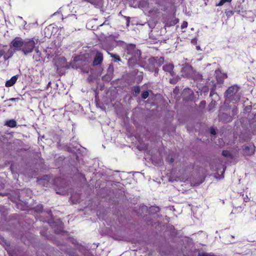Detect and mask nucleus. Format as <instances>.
I'll use <instances>...</instances> for the list:
<instances>
[{"label": "nucleus", "instance_id": "32", "mask_svg": "<svg viewBox=\"0 0 256 256\" xmlns=\"http://www.w3.org/2000/svg\"><path fill=\"white\" fill-rule=\"evenodd\" d=\"M232 112H233L234 114L235 112H236V110H234H234H232Z\"/></svg>", "mask_w": 256, "mask_h": 256}, {"label": "nucleus", "instance_id": "26", "mask_svg": "<svg viewBox=\"0 0 256 256\" xmlns=\"http://www.w3.org/2000/svg\"><path fill=\"white\" fill-rule=\"evenodd\" d=\"M188 26V22L186 21L183 22L181 25V28L182 29L186 28Z\"/></svg>", "mask_w": 256, "mask_h": 256}, {"label": "nucleus", "instance_id": "21", "mask_svg": "<svg viewBox=\"0 0 256 256\" xmlns=\"http://www.w3.org/2000/svg\"><path fill=\"white\" fill-rule=\"evenodd\" d=\"M222 154L225 157H229L231 156V154L228 150H223Z\"/></svg>", "mask_w": 256, "mask_h": 256}, {"label": "nucleus", "instance_id": "10", "mask_svg": "<svg viewBox=\"0 0 256 256\" xmlns=\"http://www.w3.org/2000/svg\"><path fill=\"white\" fill-rule=\"evenodd\" d=\"M103 60L104 56L100 52H97L93 61V65L98 66L100 64L102 63Z\"/></svg>", "mask_w": 256, "mask_h": 256}, {"label": "nucleus", "instance_id": "3", "mask_svg": "<svg viewBox=\"0 0 256 256\" xmlns=\"http://www.w3.org/2000/svg\"><path fill=\"white\" fill-rule=\"evenodd\" d=\"M126 56L140 55V51L136 48L134 44H127L126 47Z\"/></svg>", "mask_w": 256, "mask_h": 256}, {"label": "nucleus", "instance_id": "17", "mask_svg": "<svg viewBox=\"0 0 256 256\" xmlns=\"http://www.w3.org/2000/svg\"><path fill=\"white\" fill-rule=\"evenodd\" d=\"M6 125L10 128H13L16 126V122L14 120H10L6 122Z\"/></svg>", "mask_w": 256, "mask_h": 256}, {"label": "nucleus", "instance_id": "15", "mask_svg": "<svg viewBox=\"0 0 256 256\" xmlns=\"http://www.w3.org/2000/svg\"><path fill=\"white\" fill-rule=\"evenodd\" d=\"M216 74L218 80L220 82H222L226 78V74H222L219 70H216Z\"/></svg>", "mask_w": 256, "mask_h": 256}, {"label": "nucleus", "instance_id": "4", "mask_svg": "<svg viewBox=\"0 0 256 256\" xmlns=\"http://www.w3.org/2000/svg\"><path fill=\"white\" fill-rule=\"evenodd\" d=\"M24 40L20 37L16 36L12 40L10 44V47H13L16 50H21L24 45Z\"/></svg>", "mask_w": 256, "mask_h": 256}, {"label": "nucleus", "instance_id": "27", "mask_svg": "<svg viewBox=\"0 0 256 256\" xmlns=\"http://www.w3.org/2000/svg\"><path fill=\"white\" fill-rule=\"evenodd\" d=\"M124 18L126 20V24L127 26H128L130 22V18L126 16H124Z\"/></svg>", "mask_w": 256, "mask_h": 256}, {"label": "nucleus", "instance_id": "33", "mask_svg": "<svg viewBox=\"0 0 256 256\" xmlns=\"http://www.w3.org/2000/svg\"><path fill=\"white\" fill-rule=\"evenodd\" d=\"M174 162V160H173V158H171L170 160V162Z\"/></svg>", "mask_w": 256, "mask_h": 256}, {"label": "nucleus", "instance_id": "9", "mask_svg": "<svg viewBox=\"0 0 256 256\" xmlns=\"http://www.w3.org/2000/svg\"><path fill=\"white\" fill-rule=\"evenodd\" d=\"M140 56V55H138V56L135 55L134 56H128V66L132 68L135 66L137 64H138Z\"/></svg>", "mask_w": 256, "mask_h": 256}, {"label": "nucleus", "instance_id": "24", "mask_svg": "<svg viewBox=\"0 0 256 256\" xmlns=\"http://www.w3.org/2000/svg\"><path fill=\"white\" fill-rule=\"evenodd\" d=\"M154 158V156H152L151 158L152 162L156 166L159 164V160H155Z\"/></svg>", "mask_w": 256, "mask_h": 256}, {"label": "nucleus", "instance_id": "8", "mask_svg": "<svg viewBox=\"0 0 256 256\" xmlns=\"http://www.w3.org/2000/svg\"><path fill=\"white\" fill-rule=\"evenodd\" d=\"M255 146L254 144L244 145L243 146V154L246 156H250L254 154Z\"/></svg>", "mask_w": 256, "mask_h": 256}, {"label": "nucleus", "instance_id": "19", "mask_svg": "<svg viewBox=\"0 0 256 256\" xmlns=\"http://www.w3.org/2000/svg\"><path fill=\"white\" fill-rule=\"evenodd\" d=\"M232 0H220V2L216 4L217 6H222L226 2H230Z\"/></svg>", "mask_w": 256, "mask_h": 256}, {"label": "nucleus", "instance_id": "11", "mask_svg": "<svg viewBox=\"0 0 256 256\" xmlns=\"http://www.w3.org/2000/svg\"><path fill=\"white\" fill-rule=\"evenodd\" d=\"M162 69L166 74H169L171 76H174V65L172 64H168L163 66Z\"/></svg>", "mask_w": 256, "mask_h": 256}, {"label": "nucleus", "instance_id": "5", "mask_svg": "<svg viewBox=\"0 0 256 256\" xmlns=\"http://www.w3.org/2000/svg\"><path fill=\"white\" fill-rule=\"evenodd\" d=\"M179 22L178 19L174 18L172 16H168L164 18L163 22L164 24V28L170 27L174 26Z\"/></svg>", "mask_w": 256, "mask_h": 256}, {"label": "nucleus", "instance_id": "28", "mask_svg": "<svg viewBox=\"0 0 256 256\" xmlns=\"http://www.w3.org/2000/svg\"><path fill=\"white\" fill-rule=\"evenodd\" d=\"M210 132L212 134L214 135L216 134L215 130L214 128H211L210 130Z\"/></svg>", "mask_w": 256, "mask_h": 256}, {"label": "nucleus", "instance_id": "30", "mask_svg": "<svg viewBox=\"0 0 256 256\" xmlns=\"http://www.w3.org/2000/svg\"><path fill=\"white\" fill-rule=\"evenodd\" d=\"M119 16H122V17H124V16H123V15L122 14V12H120V13H119Z\"/></svg>", "mask_w": 256, "mask_h": 256}, {"label": "nucleus", "instance_id": "22", "mask_svg": "<svg viewBox=\"0 0 256 256\" xmlns=\"http://www.w3.org/2000/svg\"><path fill=\"white\" fill-rule=\"evenodd\" d=\"M133 90L136 94H138L140 92V89L139 86H135L134 87Z\"/></svg>", "mask_w": 256, "mask_h": 256}, {"label": "nucleus", "instance_id": "20", "mask_svg": "<svg viewBox=\"0 0 256 256\" xmlns=\"http://www.w3.org/2000/svg\"><path fill=\"white\" fill-rule=\"evenodd\" d=\"M149 95V93L148 91L143 92L142 94V97L143 99H146Z\"/></svg>", "mask_w": 256, "mask_h": 256}, {"label": "nucleus", "instance_id": "2", "mask_svg": "<svg viewBox=\"0 0 256 256\" xmlns=\"http://www.w3.org/2000/svg\"><path fill=\"white\" fill-rule=\"evenodd\" d=\"M239 87L234 85L228 88L225 92V96L227 99L231 101L238 102L240 99V94L238 93Z\"/></svg>", "mask_w": 256, "mask_h": 256}, {"label": "nucleus", "instance_id": "13", "mask_svg": "<svg viewBox=\"0 0 256 256\" xmlns=\"http://www.w3.org/2000/svg\"><path fill=\"white\" fill-rule=\"evenodd\" d=\"M18 75H16V76H12L10 79L9 80H7L6 82V84H5V86L6 87H10V86H14L17 80H18Z\"/></svg>", "mask_w": 256, "mask_h": 256}, {"label": "nucleus", "instance_id": "16", "mask_svg": "<svg viewBox=\"0 0 256 256\" xmlns=\"http://www.w3.org/2000/svg\"><path fill=\"white\" fill-rule=\"evenodd\" d=\"M190 78L194 80H199L202 78V76L198 72L194 70L193 74L191 75Z\"/></svg>", "mask_w": 256, "mask_h": 256}, {"label": "nucleus", "instance_id": "31", "mask_svg": "<svg viewBox=\"0 0 256 256\" xmlns=\"http://www.w3.org/2000/svg\"><path fill=\"white\" fill-rule=\"evenodd\" d=\"M35 51H36V52H39V50H38V48H36V49H35Z\"/></svg>", "mask_w": 256, "mask_h": 256}, {"label": "nucleus", "instance_id": "29", "mask_svg": "<svg viewBox=\"0 0 256 256\" xmlns=\"http://www.w3.org/2000/svg\"><path fill=\"white\" fill-rule=\"evenodd\" d=\"M20 98H10L9 99V100L10 101H16V100H20Z\"/></svg>", "mask_w": 256, "mask_h": 256}, {"label": "nucleus", "instance_id": "25", "mask_svg": "<svg viewBox=\"0 0 256 256\" xmlns=\"http://www.w3.org/2000/svg\"><path fill=\"white\" fill-rule=\"evenodd\" d=\"M217 170L218 174H219V172L220 173L222 174H223L225 170V168L223 166L222 168V170L221 169H218L217 168L215 170Z\"/></svg>", "mask_w": 256, "mask_h": 256}, {"label": "nucleus", "instance_id": "7", "mask_svg": "<svg viewBox=\"0 0 256 256\" xmlns=\"http://www.w3.org/2000/svg\"><path fill=\"white\" fill-rule=\"evenodd\" d=\"M194 70L191 66L186 64L182 68L181 72L183 76L190 78Z\"/></svg>", "mask_w": 256, "mask_h": 256}, {"label": "nucleus", "instance_id": "14", "mask_svg": "<svg viewBox=\"0 0 256 256\" xmlns=\"http://www.w3.org/2000/svg\"><path fill=\"white\" fill-rule=\"evenodd\" d=\"M50 176L48 175H44L42 178L38 179V182L40 184H43L44 186H46L48 184Z\"/></svg>", "mask_w": 256, "mask_h": 256}, {"label": "nucleus", "instance_id": "12", "mask_svg": "<svg viewBox=\"0 0 256 256\" xmlns=\"http://www.w3.org/2000/svg\"><path fill=\"white\" fill-rule=\"evenodd\" d=\"M219 118L221 121L228 122L232 120V117L226 114L222 113L220 114Z\"/></svg>", "mask_w": 256, "mask_h": 256}, {"label": "nucleus", "instance_id": "23", "mask_svg": "<svg viewBox=\"0 0 256 256\" xmlns=\"http://www.w3.org/2000/svg\"><path fill=\"white\" fill-rule=\"evenodd\" d=\"M10 169L12 174L17 173L15 168V164H11Z\"/></svg>", "mask_w": 256, "mask_h": 256}, {"label": "nucleus", "instance_id": "1", "mask_svg": "<svg viewBox=\"0 0 256 256\" xmlns=\"http://www.w3.org/2000/svg\"><path fill=\"white\" fill-rule=\"evenodd\" d=\"M38 42V40L34 38L25 40L21 51L24 55H28L34 51Z\"/></svg>", "mask_w": 256, "mask_h": 256}, {"label": "nucleus", "instance_id": "6", "mask_svg": "<svg viewBox=\"0 0 256 256\" xmlns=\"http://www.w3.org/2000/svg\"><path fill=\"white\" fill-rule=\"evenodd\" d=\"M6 48L7 46H3L2 48L0 50V58L3 56L4 60H8L12 57L14 54V52L10 49L8 50V51L6 52Z\"/></svg>", "mask_w": 256, "mask_h": 256}, {"label": "nucleus", "instance_id": "34", "mask_svg": "<svg viewBox=\"0 0 256 256\" xmlns=\"http://www.w3.org/2000/svg\"><path fill=\"white\" fill-rule=\"evenodd\" d=\"M196 48H197L198 50H199V49L200 48V47L199 46H196Z\"/></svg>", "mask_w": 256, "mask_h": 256}, {"label": "nucleus", "instance_id": "18", "mask_svg": "<svg viewBox=\"0 0 256 256\" xmlns=\"http://www.w3.org/2000/svg\"><path fill=\"white\" fill-rule=\"evenodd\" d=\"M108 54L110 56L111 58H112L114 60V62H120L121 58L120 56L116 54H114L112 53H111L110 52H108Z\"/></svg>", "mask_w": 256, "mask_h": 256}]
</instances>
